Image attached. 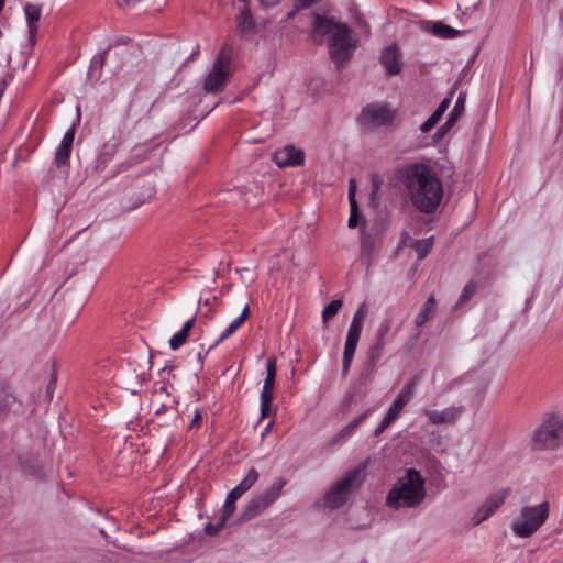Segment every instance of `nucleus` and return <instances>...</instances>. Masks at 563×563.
Instances as JSON below:
<instances>
[{
	"label": "nucleus",
	"mask_w": 563,
	"mask_h": 563,
	"mask_svg": "<svg viewBox=\"0 0 563 563\" xmlns=\"http://www.w3.org/2000/svg\"><path fill=\"white\" fill-rule=\"evenodd\" d=\"M362 27L364 29V32L368 35L369 34V26L367 23L363 22Z\"/></svg>",
	"instance_id": "obj_50"
},
{
	"label": "nucleus",
	"mask_w": 563,
	"mask_h": 563,
	"mask_svg": "<svg viewBox=\"0 0 563 563\" xmlns=\"http://www.w3.org/2000/svg\"><path fill=\"white\" fill-rule=\"evenodd\" d=\"M362 255L369 256L372 252V242L368 239H363L361 244Z\"/></svg>",
	"instance_id": "obj_40"
},
{
	"label": "nucleus",
	"mask_w": 563,
	"mask_h": 563,
	"mask_svg": "<svg viewBox=\"0 0 563 563\" xmlns=\"http://www.w3.org/2000/svg\"><path fill=\"white\" fill-rule=\"evenodd\" d=\"M349 201L351 209H357V201L354 192H349Z\"/></svg>",
	"instance_id": "obj_44"
},
{
	"label": "nucleus",
	"mask_w": 563,
	"mask_h": 563,
	"mask_svg": "<svg viewBox=\"0 0 563 563\" xmlns=\"http://www.w3.org/2000/svg\"><path fill=\"white\" fill-rule=\"evenodd\" d=\"M196 321V314L186 321L183 328L176 332L169 340V346L173 351L178 350L187 340L191 328L194 327Z\"/></svg>",
	"instance_id": "obj_23"
},
{
	"label": "nucleus",
	"mask_w": 563,
	"mask_h": 563,
	"mask_svg": "<svg viewBox=\"0 0 563 563\" xmlns=\"http://www.w3.org/2000/svg\"><path fill=\"white\" fill-rule=\"evenodd\" d=\"M451 103V97L444 98L433 113L420 125V131L427 133L431 131L437 123L441 120L444 112L448 110Z\"/></svg>",
	"instance_id": "obj_22"
},
{
	"label": "nucleus",
	"mask_w": 563,
	"mask_h": 563,
	"mask_svg": "<svg viewBox=\"0 0 563 563\" xmlns=\"http://www.w3.org/2000/svg\"><path fill=\"white\" fill-rule=\"evenodd\" d=\"M228 519L223 516H219V518L217 519L216 523H212V522H208L203 530L206 532V534L210 536V537H214L217 536L220 530L224 527V525L227 523Z\"/></svg>",
	"instance_id": "obj_34"
},
{
	"label": "nucleus",
	"mask_w": 563,
	"mask_h": 563,
	"mask_svg": "<svg viewBox=\"0 0 563 563\" xmlns=\"http://www.w3.org/2000/svg\"><path fill=\"white\" fill-rule=\"evenodd\" d=\"M464 108L465 99L462 97V95H460L445 122L437 130L433 136L435 141H440L454 126L460 117L463 114Z\"/></svg>",
	"instance_id": "obj_18"
},
{
	"label": "nucleus",
	"mask_w": 563,
	"mask_h": 563,
	"mask_svg": "<svg viewBox=\"0 0 563 563\" xmlns=\"http://www.w3.org/2000/svg\"><path fill=\"white\" fill-rule=\"evenodd\" d=\"M475 292H476V284L474 280H470L462 289V292H461L459 300L454 308L459 309L460 307L464 306L467 301H470L473 298Z\"/></svg>",
	"instance_id": "obj_31"
},
{
	"label": "nucleus",
	"mask_w": 563,
	"mask_h": 563,
	"mask_svg": "<svg viewBox=\"0 0 563 563\" xmlns=\"http://www.w3.org/2000/svg\"><path fill=\"white\" fill-rule=\"evenodd\" d=\"M296 4V10H307L320 2L321 0H292Z\"/></svg>",
	"instance_id": "obj_38"
},
{
	"label": "nucleus",
	"mask_w": 563,
	"mask_h": 563,
	"mask_svg": "<svg viewBox=\"0 0 563 563\" xmlns=\"http://www.w3.org/2000/svg\"><path fill=\"white\" fill-rule=\"evenodd\" d=\"M110 48H111V46H109L101 53H97L91 58L90 66L88 68V73H87V75L90 79H99L101 77L102 69H103L106 58H107V53Z\"/></svg>",
	"instance_id": "obj_24"
},
{
	"label": "nucleus",
	"mask_w": 563,
	"mask_h": 563,
	"mask_svg": "<svg viewBox=\"0 0 563 563\" xmlns=\"http://www.w3.org/2000/svg\"><path fill=\"white\" fill-rule=\"evenodd\" d=\"M274 161L279 167L300 166L305 162V154L294 145H286L275 153Z\"/></svg>",
	"instance_id": "obj_15"
},
{
	"label": "nucleus",
	"mask_w": 563,
	"mask_h": 563,
	"mask_svg": "<svg viewBox=\"0 0 563 563\" xmlns=\"http://www.w3.org/2000/svg\"><path fill=\"white\" fill-rule=\"evenodd\" d=\"M401 411L402 410L400 408L391 404L384 418H386L389 422L393 423L397 420Z\"/></svg>",
	"instance_id": "obj_37"
},
{
	"label": "nucleus",
	"mask_w": 563,
	"mask_h": 563,
	"mask_svg": "<svg viewBox=\"0 0 563 563\" xmlns=\"http://www.w3.org/2000/svg\"><path fill=\"white\" fill-rule=\"evenodd\" d=\"M233 48L224 43L219 51L212 68L203 82V89L206 92H218L222 90L231 75V58Z\"/></svg>",
	"instance_id": "obj_6"
},
{
	"label": "nucleus",
	"mask_w": 563,
	"mask_h": 563,
	"mask_svg": "<svg viewBox=\"0 0 563 563\" xmlns=\"http://www.w3.org/2000/svg\"><path fill=\"white\" fill-rule=\"evenodd\" d=\"M343 301L341 299L332 300L322 311V321L323 323H328L330 319H332L339 310L341 309Z\"/></svg>",
	"instance_id": "obj_33"
},
{
	"label": "nucleus",
	"mask_w": 563,
	"mask_h": 563,
	"mask_svg": "<svg viewBox=\"0 0 563 563\" xmlns=\"http://www.w3.org/2000/svg\"><path fill=\"white\" fill-rule=\"evenodd\" d=\"M201 421H202V415H201V412L197 409V410H196V412H195V416H194V418H192V420H191V423L189 424V427H188V428H189V429H194V428H196V427L200 426Z\"/></svg>",
	"instance_id": "obj_42"
},
{
	"label": "nucleus",
	"mask_w": 563,
	"mask_h": 563,
	"mask_svg": "<svg viewBox=\"0 0 563 563\" xmlns=\"http://www.w3.org/2000/svg\"><path fill=\"white\" fill-rule=\"evenodd\" d=\"M391 319L388 318L382 320V322L379 323L375 340V343H377L378 349H384L386 344V336L391 329Z\"/></svg>",
	"instance_id": "obj_28"
},
{
	"label": "nucleus",
	"mask_w": 563,
	"mask_h": 563,
	"mask_svg": "<svg viewBox=\"0 0 563 563\" xmlns=\"http://www.w3.org/2000/svg\"><path fill=\"white\" fill-rule=\"evenodd\" d=\"M18 460L22 472L36 478L42 476V465L37 453L25 452L20 454Z\"/></svg>",
	"instance_id": "obj_19"
},
{
	"label": "nucleus",
	"mask_w": 563,
	"mask_h": 563,
	"mask_svg": "<svg viewBox=\"0 0 563 563\" xmlns=\"http://www.w3.org/2000/svg\"><path fill=\"white\" fill-rule=\"evenodd\" d=\"M393 404L395 406H397L398 408H400L401 410L408 405L407 402H405V400H402L401 398H399L398 396L396 397V399L393 401Z\"/></svg>",
	"instance_id": "obj_46"
},
{
	"label": "nucleus",
	"mask_w": 563,
	"mask_h": 563,
	"mask_svg": "<svg viewBox=\"0 0 563 563\" xmlns=\"http://www.w3.org/2000/svg\"><path fill=\"white\" fill-rule=\"evenodd\" d=\"M382 351H383V349H378L377 343H374V345L371 349L368 360H367V364L369 366L376 365V363L378 362V360L380 357Z\"/></svg>",
	"instance_id": "obj_36"
},
{
	"label": "nucleus",
	"mask_w": 563,
	"mask_h": 563,
	"mask_svg": "<svg viewBox=\"0 0 563 563\" xmlns=\"http://www.w3.org/2000/svg\"><path fill=\"white\" fill-rule=\"evenodd\" d=\"M136 377L142 380V382H145L147 379V375H146V372L145 371H142L140 373L136 374Z\"/></svg>",
	"instance_id": "obj_49"
},
{
	"label": "nucleus",
	"mask_w": 563,
	"mask_h": 563,
	"mask_svg": "<svg viewBox=\"0 0 563 563\" xmlns=\"http://www.w3.org/2000/svg\"><path fill=\"white\" fill-rule=\"evenodd\" d=\"M365 466H358L346 473L336 482L324 496V506L330 509L342 507L353 489L360 486L364 479Z\"/></svg>",
	"instance_id": "obj_5"
},
{
	"label": "nucleus",
	"mask_w": 563,
	"mask_h": 563,
	"mask_svg": "<svg viewBox=\"0 0 563 563\" xmlns=\"http://www.w3.org/2000/svg\"><path fill=\"white\" fill-rule=\"evenodd\" d=\"M258 476V472L254 467L250 468L245 477L232 490L238 492V495L242 496L254 486Z\"/></svg>",
	"instance_id": "obj_27"
},
{
	"label": "nucleus",
	"mask_w": 563,
	"mask_h": 563,
	"mask_svg": "<svg viewBox=\"0 0 563 563\" xmlns=\"http://www.w3.org/2000/svg\"><path fill=\"white\" fill-rule=\"evenodd\" d=\"M54 388H55V380L52 379L49 382V384L47 385V390H46V393L49 396V398H52V396H53Z\"/></svg>",
	"instance_id": "obj_47"
},
{
	"label": "nucleus",
	"mask_w": 563,
	"mask_h": 563,
	"mask_svg": "<svg viewBox=\"0 0 563 563\" xmlns=\"http://www.w3.org/2000/svg\"><path fill=\"white\" fill-rule=\"evenodd\" d=\"M534 450H554L563 443V417L551 416L533 432L531 439Z\"/></svg>",
	"instance_id": "obj_7"
},
{
	"label": "nucleus",
	"mask_w": 563,
	"mask_h": 563,
	"mask_svg": "<svg viewBox=\"0 0 563 563\" xmlns=\"http://www.w3.org/2000/svg\"><path fill=\"white\" fill-rule=\"evenodd\" d=\"M217 296H211V297H207L205 299L200 298L199 299V305H205V306H211L212 303H214L217 301Z\"/></svg>",
	"instance_id": "obj_43"
},
{
	"label": "nucleus",
	"mask_w": 563,
	"mask_h": 563,
	"mask_svg": "<svg viewBox=\"0 0 563 563\" xmlns=\"http://www.w3.org/2000/svg\"><path fill=\"white\" fill-rule=\"evenodd\" d=\"M465 411L463 406L448 407L443 410H427L424 415L432 424H452Z\"/></svg>",
	"instance_id": "obj_16"
},
{
	"label": "nucleus",
	"mask_w": 563,
	"mask_h": 563,
	"mask_svg": "<svg viewBox=\"0 0 563 563\" xmlns=\"http://www.w3.org/2000/svg\"><path fill=\"white\" fill-rule=\"evenodd\" d=\"M549 514L550 504L548 501L534 506H523L510 525L511 532L518 538H530L544 525Z\"/></svg>",
	"instance_id": "obj_4"
},
{
	"label": "nucleus",
	"mask_w": 563,
	"mask_h": 563,
	"mask_svg": "<svg viewBox=\"0 0 563 563\" xmlns=\"http://www.w3.org/2000/svg\"><path fill=\"white\" fill-rule=\"evenodd\" d=\"M395 117V112L387 103L373 102L363 108L360 114V121L362 124L368 125L369 128H380L391 124Z\"/></svg>",
	"instance_id": "obj_10"
},
{
	"label": "nucleus",
	"mask_w": 563,
	"mask_h": 563,
	"mask_svg": "<svg viewBox=\"0 0 563 563\" xmlns=\"http://www.w3.org/2000/svg\"><path fill=\"white\" fill-rule=\"evenodd\" d=\"M559 121H560V124L563 125V107L560 110Z\"/></svg>",
	"instance_id": "obj_51"
},
{
	"label": "nucleus",
	"mask_w": 563,
	"mask_h": 563,
	"mask_svg": "<svg viewBox=\"0 0 563 563\" xmlns=\"http://www.w3.org/2000/svg\"><path fill=\"white\" fill-rule=\"evenodd\" d=\"M427 31L440 38H454L460 32L442 22L428 23Z\"/></svg>",
	"instance_id": "obj_26"
},
{
	"label": "nucleus",
	"mask_w": 563,
	"mask_h": 563,
	"mask_svg": "<svg viewBox=\"0 0 563 563\" xmlns=\"http://www.w3.org/2000/svg\"><path fill=\"white\" fill-rule=\"evenodd\" d=\"M14 404L15 397L12 395H4L0 398V418L5 415Z\"/></svg>",
	"instance_id": "obj_35"
},
{
	"label": "nucleus",
	"mask_w": 563,
	"mask_h": 563,
	"mask_svg": "<svg viewBox=\"0 0 563 563\" xmlns=\"http://www.w3.org/2000/svg\"><path fill=\"white\" fill-rule=\"evenodd\" d=\"M311 32L314 36L328 37L329 54L338 68H341L354 55L358 38L345 23L319 12L311 13Z\"/></svg>",
	"instance_id": "obj_2"
},
{
	"label": "nucleus",
	"mask_w": 563,
	"mask_h": 563,
	"mask_svg": "<svg viewBox=\"0 0 563 563\" xmlns=\"http://www.w3.org/2000/svg\"><path fill=\"white\" fill-rule=\"evenodd\" d=\"M250 316V306L245 305L240 316L234 319L221 333V335L218 338V340L208 349L207 353H209L211 350H213L216 346H218L220 343L225 341L228 338L233 335L240 327L247 320Z\"/></svg>",
	"instance_id": "obj_20"
},
{
	"label": "nucleus",
	"mask_w": 563,
	"mask_h": 563,
	"mask_svg": "<svg viewBox=\"0 0 563 563\" xmlns=\"http://www.w3.org/2000/svg\"><path fill=\"white\" fill-rule=\"evenodd\" d=\"M301 10H296V4L294 3V8L286 14V20H292Z\"/></svg>",
	"instance_id": "obj_45"
},
{
	"label": "nucleus",
	"mask_w": 563,
	"mask_h": 563,
	"mask_svg": "<svg viewBox=\"0 0 563 563\" xmlns=\"http://www.w3.org/2000/svg\"><path fill=\"white\" fill-rule=\"evenodd\" d=\"M367 313L366 305L362 303L357 310L355 311L351 324L349 327L346 341L344 345L343 352V361H342V376L345 377L349 374L351 364L353 362V357L355 355V351L357 347V343L361 338L363 323Z\"/></svg>",
	"instance_id": "obj_9"
},
{
	"label": "nucleus",
	"mask_w": 563,
	"mask_h": 563,
	"mask_svg": "<svg viewBox=\"0 0 563 563\" xmlns=\"http://www.w3.org/2000/svg\"><path fill=\"white\" fill-rule=\"evenodd\" d=\"M349 192H356V183L354 179H351L350 180V184H349Z\"/></svg>",
	"instance_id": "obj_48"
},
{
	"label": "nucleus",
	"mask_w": 563,
	"mask_h": 563,
	"mask_svg": "<svg viewBox=\"0 0 563 563\" xmlns=\"http://www.w3.org/2000/svg\"><path fill=\"white\" fill-rule=\"evenodd\" d=\"M437 308L435 298L431 295L423 303L420 312L417 314L415 323L417 327L424 325L434 314Z\"/></svg>",
	"instance_id": "obj_25"
},
{
	"label": "nucleus",
	"mask_w": 563,
	"mask_h": 563,
	"mask_svg": "<svg viewBox=\"0 0 563 563\" xmlns=\"http://www.w3.org/2000/svg\"><path fill=\"white\" fill-rule=\"evenodd\" d=\"M174 367L172 366L170 368L166 365L163 369H162V373H166V372H170Z\"/></svg>",
	"instance_id": "obj_53"
},
{
	"label": "nucleus",
	"mask_w": 563,
	"mask_h": 563,
	"mask_svg": "<svg viewBox=\"0 0 563 563\" xmlns=\"http://www.w3.org/2000/svg\"><path fill=\"white\" fill-rule=\"evenodd\" d=\"M510 494V488H504L489 495L472 516V526L477 527L489 519L500 508Z\"/></svg>",
	"instance_id": "obj_11"
},
{
	"label": "nucleus",
	"mask_w": 563,
	"mask_h": 563,
	"mask_svg": "<svg viewBox=\"0 0 563 563\" xmlns=\"http://www.w3.org/2000/svg\"><path fill=\"white\" fill-rule=\"evenodd\" d=\"M379 62L388 76H395L401 71L400 54L396 45H389L384 48Z\"/></svg>",
	"instance_id": "obj_17"
},
{
	"label": "nucleus",
	"mask_w": 563,
	"mask_h": 563,
	"mask_svg": "<svg viewBox=\"0 0 563 563\" xmlns=\"http://www.w3.org/2000/svg\"><path fill=\"white\" fill-rule=\"evenodd\" d=\"M426 479L416 468H408L387 494L386 505L395 510L416 508L426 498Z\"/></svg>",
	"instance_id": "obj_3"
},
{
	"label": "nucleus",
	"mask_w": 563,
	"mask_h": 563,
	"mask_svg": "<svg viewBox=\"0 0 563 563\" xmlns=\"http://www.w3.org/2000/svg\"><path fill=\"white\" fill-rule=\"evenodd\" d=\"M371 413V410H366L365 412L361 413L358 417H356L353 421H351L346 427H344L342 430H340L331 440V444H338L341 441H345L352 434L355 432V430L362 424L368 415Z\"/></svg>",
	"instance_id": "obj_21"
},
{
	"label": "nucleus",
	"mask_w": 563,
	"mask_h": 563,
	"mask_svg": "<svg viewBox=\"0 0 563 563\" xmlns=\"http://www.w3.org/2000/svg\"><path fill=\"white\" fill-rule=\"evenodd\" d=\"M24 14L27 22V31H29V40L27 44L24 47V51L20 52L21 55V67L24 69L26 67L27 57L31 54L35 43H36V33H37V22L41 19L42 9L37 4L26 3L24 5Z\"/></svg>",
	"instance_id": "obj_12"
},
{
	"label": "nucleus",
	"mask_w": 563,
	"mask_h": 563,
	"mask_svg": "<svg viewBox=\"0 0 563 563\" xmlns=\"http://www.w3.org/2000/svg\"><path fill=\"white\" fill-rule=\"evenodd\" d=\"M390 424H391V422H389L386 418H383L380 423L375 429L374 435L375 437L380 435Z\"/></svg>",
	"instance_id": "obj_41"
},
{
	"label": "nucleus",
	"mask_w": 563,
	"mask_h": 563,
	"mask_svg": "<svg viewBox=\"0 0 563 563\" xmlns=\"http://www.w3.org/2000/svg\"><path fill=\"white\" fill-rule=\"evenodd\" d=\"M418 382L419 376H413L407 384H405V386L401 388L400 393L397 396L405 400V402L409 404L413 397Z\"/></svg>",
	"instance_id": "obj_32"
},
{
	"label": "nucleus",
	"mask_w": 563,
	"mask_h": 563,
	"mask_svg": "<svg viewBox=\"0 0 563 563\" xmlns=\"http://www.w3.org/2000/svg\"><path fill=\"white\" fill-rule=\"evenodd\" d=\"M241 496L238 495V492H233L232 489L229 492L227 498H225V501H224V505L222 506L221 510H220V515L225 517L227 519H229L234 510H235V501L240 498Z\"/></svg>",
	"instance_id": "obj_29"
},
{
	"label": "nucleus",
	"mask_w": 563,
	"mask_h": 563,
	"mask_svg": "<svg viewBox=\"0 0 563 563\" xmlns=\"http://www.w3.org/2000/svg\"><path fill=\"white\" fill-rule=\"evenodd\" d=\"M236 272L241 274L242 272H249V268H247V267H244V268H242V269H236Z\"/></svg>",
	"instance_id": "obj_54"
},
{
	"label": "nucleus",
	"mask_w": 563,
	"mask_h": 563,
	"mask_svg": "<svg viewBox=\"0 0 563 563\" xmlns=\"http://www.w3.org/2000/svg\"><path fill=\"white\" fill-rule=\"evenodd\" d=\"M433 246V238L415 241L412 247L417 253L419 261L423 260Z\"/></svg>",
	"instance_id": "obj_30"
},
{
	"label": "nucleus",
	"mask_w": 563,
	"mask_h": 563,
	"mask_svg": "<svg viewBox=\"0 0 563 563\" xmlns=\"http://www.w3.org/2000/svg\"><path fill=\"white\" fill-rule=\"evenodd\" d=\"M276 372V360L274 357H269L266 363V377L261 391V419H264L271 412Z\"/></svg>",
	"instance_id": "obj_13"
},
{
	"label": "nucleus",
	"mask_w": 563,
	"mask_h": 563,
	"mask_svg": "<svg viewBox=\"0 0 563 563\" xmlns=\"http://www.w3.org/2000/svg\"><path fill=\"white\" fill-rule=\"evenodd\" d=\"M272 426H273V422H269V423L265 427V429H264V431H263V435H265V433H267V432L269 431V429H271V427H272Z\"/></svg>",
	"instance_id": "obj_52"
},
{
	"label": "nucleus",
	"mask_w": 563,
	"mask_h": 563,
	"mask_svg": "<svg viewBox=\"0 0 563 563\" xmlns=\"http://www.w3.org/2000/svg\"><path fill=\"white\" fill-rule=\"evenodd\" d=\"M287 481L284 477H277L269 487L260 495L254 496L244 507L242 512L243 520H251L261 515L266 508L273 505L282 495Z\"/></svg>",
	"instance_id": "obj_8"
},
{
	"label": "nucleus",
	"mask_w": 563,
	"mask_h": 563,
	"mask_svg": "<svg viewBox=\"0 0 563 563\" xmlns=\"http://www.w3.org/2000/svg\"><path fill=\"white\" fill-rule=\"evenodd\" d=\"M358 208L357 209H351L350 218H349V227L350 228H356L358 224Z\"/></svg>",
	"instance_id": "obj_39"
},
{
	"label": "nucleus",
	"mask_w": 563,
	"mask_h": 563,
	"mask_svg": "<svg viewBox=\"0 0 563 563\" xmlns=\"http://www.w3.org/2000/svg\"><path fill=\"white\" fill-rule=\"evenodd\" d=\"M279 2V0H274L273 3L271 5H275Z\"/></svg>",
	"instance_id": "obj_55"
},
{
	"label": "nucleus",
	"mask_w": 563,
	"mask_h": 563,
	"mask_svg": "<svg viewBox=\"0 0 563 563\" xmlns=\"http://www.w3.org/2000/svg\"><path fill=\"white\" fill-rule=\"evenodd\" d=\"M75 139V126H70L64 134L58 147L55 151L53 166L57 168L63 175L67 176L69 173V161Z\"/></svg>",
	"instance_id": "obj_14"
},
{
	"label": "nucleus",
	"mask_w": 563,
	"mask_h": 563,
	"mask_svg": "<svg viewBox=\"0 0 563 563\" xmlns=\"http://www.w3.org/2000/svg\"><path fill=\"white\" fill-rule=\"evenodd\" d=\"M396 179L404 185L412 206L422 213H432L443 198L442 181L429 165L408 164L395 172Z\"/></svg>",
	"instance_id": "obj_1"
}]
</instances>
